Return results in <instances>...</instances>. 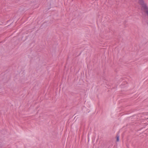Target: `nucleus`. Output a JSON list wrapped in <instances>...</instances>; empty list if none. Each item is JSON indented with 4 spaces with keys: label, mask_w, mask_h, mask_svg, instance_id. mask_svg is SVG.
Listing matches in <instances>:
<instances>
[{
    "label": "nucleus",
    "mask_w": 148,
    "mask_h": 148,
    "mask_svg": "<svg viewBox=\"0 0 148 148\" xmlns=\"http://www.w3.org/2000/svg\"><path fill=\"white\" fill-rule=\"evenodd\" d=\"M138 3L141 5L142 9H143L144 10L148 9L147 4L145 3L143 0H138Z\"/></svg>",
    "instance_id": "nucleus-1"
},
{
    "label": "nucleus",
    "mask_w": 148,
    "mask_h": 148,
    "mask_svg": "<svg viewBox=\"0 0 148 148\" xmlns=\"http://www.w3.org/2000/svg\"><path fill=\"white\" fill-rule=\"evenodd\" d=\"M119 134H117L116 136V141L117 142H118L119 141Z\"/></svg>",
    "instance_id": "nucleus-2"
}]
</instances>
